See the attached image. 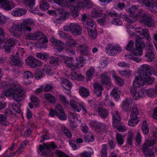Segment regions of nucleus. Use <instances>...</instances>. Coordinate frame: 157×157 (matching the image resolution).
I'll return each instance as SVG.
<instances>
[{
  "label": "nucleus",
  "instance_id": "1",
  "mask_svg": "<svg viewBox=\"0 0 157 157\" xmlns=\"http://www.w3.org/2000/svg\"><path fill=\"white\" fill-rule=\"evenodd\" d=\"M138 75L133 81V86L130 89V93L134 99L137 100L143 97L145 94L147 93L146 89L144 91H138L140 87L145 88L147 84V65L143 64L138 70Z\"/></svg>",
  "mask_w": 157,
  "mask_h": 157
},
{
  "label": "nucleus",
  "instance_id": "2",
  "mask_svg": "<svg viewBox=\"0 0 157 157\" xmlns=\"http://www.w3.org/2000/svg\"><path fill=\"white\" fill-rule=\"evenodd\" d=\"M35 24V22L33 19H26L20 23L13 22L12 26L9 30L13 36L19 38L23 34L31 32L32 30L31 27Z\"/></svg>",
  "mask_w": 157,
  "mask_h": 157
},
{
  "label": "nucleus",
  "instance_id": "3",
  "mask_svg": "<svg viewBox=\"0 0 157 157\" xmlns=\"http://www.w3.org/2000/svg\"><path fill=\"white\" fill-rule=\"evenodd\" d=\"M2 86L8 85L9 88L5 92V95L6 96L13 97L14 100L17 102L21 101L25 97L23 90L18 85L11 82L8 83L6 82H3L1 83Z\"/></svg>",
  "mask_w": 157,
  "mask_h": 157
},
{
  "label": "nucleus",
  "instance_id": "4",
  "mask_svg": "<svg viewBox=\"0 0 157 157\" xmlns=\"http://www.w3.org/2000/svg\"><path fill=\"white\" fill-rule=\"evenodd\" d=\"M75 0H66V3L69 7L71 13V14L75 17L78 16V11L81 8H91L93 6V4L90 0H79L75 3Z\"/></svg>",
  "mask_w": 157,
  "mask_h": 157
},
{
  "label": "nucleus",
  "instance_id": "5",
  "mask_svg": "<svg viewBox=\"0 0 157 157\" xmlns=\"http://www.w3.org/2000/svg\"><path fill=\"white\" fill-rule=\"evenodd\" d=\"M136 32L141 36L136 38L135 42L136 48L132 53L137 56L142 54V49L145 48V44L142 39L147 40V30L144 29L140 31L136 30Z\"/></svg>",
  "mask_w": 157,
  "mask_h": 157
},
{
  "label": "nucleus",
  "instance_id": "6",
  "mask_svg": "<svg viewBox=\"0 0 157 157\" xmlns=\"http://www.w3.org/2000/svg\"><path fill=\"white\" fill-rule=\"evenodd\" d=\"M123 18L125 21L130 23H133L136 19H138L143 25L144 26L147 25V16L143 11L135 16H134L133 13L130 14L129 15L124 14Z\"/></svg>",
  "mask_w": 157,
  "mask_h": 157
},
{
  "label": "nucleus",
  "instance_id": "7",
  "mask_svg": "<svg viewBox=\"0 0 157 157\" xmlns=\"http://www.w3.org/2000/svg\"><path fill=\"white\" fill-rule=\"evenodd\" d=\"M62 60H63L67 65L69 67H71L72 70L75 69L77 67L78 68H80L82 67L85 64V60L83 57H80L77 58L76 64L74 65V60L71 58L67 57L65 56H62Z\"/></svg>",
  "mask_w": 157,
  "mask_h": 157
},
{
  "label": "nucleus",
  "instance_id": "8",
  "mask_svg": "<svg viewBox=\"0 0 157 157\" xmlns=\"http://www.w3.org/2000/svg\"><path fill=\"white\" fill-rule=\"evenodd\" d=\"M115 113H113V126L117 128V130L119 132H124L126 130V128L124 126H122L121 124V118L117 110L114 111Z\"/></svg>",
  "mask_w": 157,
  "mask_h": 157
},
{
  "label": "nucleus",
  "instance_id": "9",
  "mask_svg": "<svg viewBox=\"0 0 157 157\" xmlns=\"http://www.w3.org/2000/svg\"><path fill=\"white\" fill-rule=\"evenodd\" d=\"M57 146L54 142L49 143H44L43 146L39 145L38 147V152L41 155H46L48 154L47 152L50 151V149H55L56 148Z\"/></svg>",
  "mask_w": 157,
  "mask_h": 157
},
{
  "label": "nucleus",
  "instance_id": "10",
  "mask_svg": "<svg viewBox=\"0 0 157 157\" xmlns=\"http://www.w3.org/2000/svg\"><path fill=\"white\" fill-rule=\"evenodd\" d=\"M64 30L70 31L74 35H79L81 34L82 29L79 25L74 23H71L68 26L64 27Z\"/></svg>",
  "mask_w": 157,
  "mask_h": 157
},
{
  "label": "nucleus",
  "instance_id": "11",
  "mask_svg": "<svg viewBox=\"0 0 157 157\" xmlns=\"http://www.w3.org/2000/svg\"><path fill=\"white\" fill-rule=\"evenodd\" d=\"M17 43L16 40L13 38H10L6 39L5 41V44L3 45V49L5 52L10 53L12 50L11 48Z\"/></svg>",
  "mask_w": 157,
  "mask_h": 157
},
{
  "label": "nucleus",
  "instance_id": "12",
  "mask_svg": "<svg viewBox=\"0 0 157 157\" xmlns=\"http://www.w3.org/2000/svg\"><path fill=\"white\" fill-rule=\"evenodd\" d=\"M121 14H118L115 11L107 12L106 16H109L113 17V19L112 23L116 25H122V21L119 18L121 17Z\"/></svg>",
  "mask_w": 157,
  "mask_h": 157
},
{
  "label": "nucleus",
  "instance_id": "13",
  "mask_svg": "<svg viewBox=\"0 0 157 157\" xmlns=\"http://www.w3.org/2000/svg\"><path fill=\"white\" fill-rule=\"evenodd\" d=\"M26 63L32 68H36L42 65L41 62L32 57H28L25 60Z\"/></svg>",
  "mask_w": 157,
  "mask_h": 157
},
{
  "label": "nucleus",
  "instance_id": "14",
  "mask_svg": "<svg viewBox=\"0 0 157 157\" xmlns=\"http://www.w3.org/2000/svg\"><path fill=\"white\" fill-rule=\"evenodd\" d=\"M70 103L73 109L75 111L78 112H80L81 110V108H82L85 112H87L86 106L83 103L79 104L78 103H76L72 100H70Z\"/></svg>",
  "mask_w": 157,
  "mask_h": 157
},
{
  "label": "nucleus",
  "instance_id": "15",
  "mask_svg": "<svg viewBox=\"0 0 157 157\" xmlns=\"http://www.w3.org/2000/svg\"><path fill=\"white\" fill-rule=\"evenodd\" d=\"M82 20L84 25L83 27L85 29L89 28H93L95 26L93 20L89 18H87L86 15L84 14L82 17Z\"/></svg>",
  "mask_w": 157,
  "mask_h": 157
},
{
  "label": "nucleus",
  "instance_id": "16",
  "mask_svg": "<svg viewBox=\"0 0 157 157\" xmlns=\"http://www.w3.org/2000/svg\"><path fill=\"white\" fill-rule=\"evenodd\" d=\"M55 114L59 118L62 120H65L67 119V117L61 105L59 104H57L55 109Z\"/></svg>",
  "mask_w": 157,
  "mask_h": 157
},
{
  "label": "nucleus",
  "instance_id": "17",
  "mask_svg": "<svg viewBox=\"0 0 157 157\" xmlns=\"http://www.w3.org/2000/svg\"><path fill=\"white\" fill-rule=\"evenodd\" d=\"M155 50L152 43L148 42V61L151 62L155 59Z\"/></svg>",
  "mask_w": 157,
  "mask_h": 157
},
{
  "label": "nucleus",
  "instance_id": "18",
  "mask_svg": "<svg viewBox=\"0 0 157 157\" xmlns=\"http://www.w3.org/2000/svg\"><path fill=\"white\" fill-rule=\"evenodd\" d=\"M106 53L112 55L117 54L121 51L120 47H115L112 44L108 45L106 48Z\"/></svg>",
  "mask_w": 157,
  "mask_h": 157
},
{
  "label": "nucleus",
  "instance_id": "19",
  "mask_svg": "<svg viewBox=\"0 0 157 157\" xmlns=\"http://www.w3.org/2000/svg\"><path fill=\"white\" fill-rule=\"evenodd\" d=\"M77 48L82 55L86 56L88 55L89 54L90 49L89 47L86 44L80 45L77 47Z\"/></svg>",
  "mask_w": 157,
  "mask_h": 157
},
{
  "label": "nucleus",
  "instance_id": "20",
  "mask_svg": "<svg viewBox=\"0 0 157 157\" xmlns=\"http://www.w3.org/2000/svg\"><path fill=\"white\" fill-rule=\"evenodd\" d=\"M68 78L72 80H82L83 79L82 75L81 74L77 73L75 71H73L70 75H67Z\"/></svg>",
  "mask_w": 157,
  "mask_h": 157
},
{
  "label": "nucleus",
  "instance_id": "21",
  "mask_svg": "<svg viewBox=\"0 0 157 157\" xmlns=\"http://www.w3.org/2000/svg\"><path fill=\"white\" fill-rule=\"evenodd\" d=\"M157 4L154 0H148V10L153 13L157 11Z\"/></svg>",
  "mask_w": 157,
  "mask_h": 157
},
{
  "label": "nucleus",
  "instance_id": "22",
  "mask_svg": "<svg viewBox=\"0 0 157 157\" xmlns=\"http://www.w3.org/2000/svg\"><path fill=\"white\" fill-rule=\"evenodd\" d=\"M50 41L52 44L55 46L60 47V48H57V50L60 52L63 50V48L62 47L64 45V43L60 40L53 38L50 40Z\"/></svg>",
  "mask_w": 157,
  "mask_h": 157
},
{
  "label": "nucleus",
  "instance_id": "23",
  "mask_svg": "<svg viewBox=\"0 0 157 157\" xmlns=\"http://www.w3.org/2000/svg\"><path fill=\"white\" fill-rule=\"evenodd\" d=\"M121 92L117 87H114L111 92V95L112 97L116 100L117 101L120 98V95Z\"/></svg>",
  "mask_w": 157,
  "mask_h": 157
},
{
  "label": "nucleus",
  "instance_id": "24",
  "mask_svg": "<svg viewBox=\"0 0 157 157\" xmlns=\"http://www.w3.org/2000/svg\"><path fill=\"white\" fill-rule=\"evenodd\" d=\"M139 113L137 106H133L132 108L131 114L130 116V118L134 120H138V121L140 120V117L138 116Z\"/></svg>",
  "mask_w": 157,
  "mask_h": 157
},
{
  "label": "nucleus",
  "instance_id": "25",
  "mask_svg": "<svg viewBox=\"0 0 157 157\" xmlns=\"http://www.w3.org/2000/svg\"><path fill=\"white\" fill-rule=\"evenodd\" d=\"M27 11V10L25 9L16 8L13 10L12 14L15 17L21 16L25 14Z\"/></svg>",
  "mask_w": 157,
  "mask_h": 157
},
{
  "label": "nucleus",
  "instance_id": "26",
  "mask_svg": "<svg viewBox=\"0 0 157 157\" xmlns=\"http://www.w3.org/2000/svg\"><path fill=\"white\" fill-rule=\"evenodd\" d=\"M0 4L4 10L7 11L10 10L13 8L11 6L10 0H0Z\"/></svg>",
  "mask_w": 157,
  "mask_h": 157
},
{
  "label": "nucleus",
  "instance_id": "27",
  "mask_svg": "<svg viewBox=\"0 0 157 157\" xmlns=\"http://www.w3.org/2000/svg\"><path fill=\"white\" fill-rule=\"evenodd\" d=\"M35 40H40L43 39V42L44 43H47L48 42V40L45 36L44 34L41 32L39 31H36L35 33Z\"/></svg>",
  "mask_w": 157,
  "mask_h": 157
},
{
  "label": "nucleus",
  "instance_id": "28",
  "mask_svg": "<svg viewBox=\"0 0 157 157\" xmlns=\"http://www.w3.org/2000/svg\"><path fill=\"white\" fill-rule=\"evenodd\" d=\"M11 64L12 65L21 66L23 64L21 60L19 57L14 56L11 58Z\"/></svg>",
  "mask_w": 157,
  "mask_h": 157
},
{
  "label": "nucleus",
  "instance_id": "29",
  "mask_svg": "<svg viewBox=\"0 0 157 157\" xmlns=\"http://www.w3.org/2000/svg\"><path fill=\"white\" fill-rule=\"evenodd\" d=\"M155 140L152 138H150L148 140V157H155L154 152L153 151H149L148 147L153 146L155 144Z\"/></svg>",
  "mask_w": 157,
  "mask_h": 157
},
{
  "label": "nucleus",
  "instance_id": "30",
  "mask_svg": "<svg viewBox=\"0 0 157 157\" xmlns=\"http://www.w3.org/2000/svg\"><path fill=\"white\" fill-rule=\"evenodd\" d=\"M67 40L66 42V44L70 47H74L76 46L78 43L71 36H70L67 38Z\"/></svg>",
  "mask_w": 157,
  "mask_h": 157
},
{
  "label": "nucleus",
  "instance_id": "31",
  "mask_svg": "<svg viewBox=\"0 0 157 157\" xmlns=\"http://www.w3.org/2000/svg\"><path fill=\"white\" fill-rule=\"evenodd\" d=\"M98 112L100 117L103 119L105 118L108 116V113L107 110L104 108L99 107Z\"/></svg>",
  "mask_w": 157,
  "mask_h": 157
},
{
  "label": "nucleus",
  "instance_id": "32",
  "mask_svg": "<svg viewBox=\"0 0 157 157\" xmlns=\"http://www.w3.org/2000/svg\"><path fill=\"white\" fill-rule=\"evenodd\" d=\"M101 81L103 84L110 86L111 83L109 80V78L106 75L102 74L101 75Z\"/></svg>",
  "mask_w": 157,
  "mask_h": 157
},
{
  "label": "nucleus",
  "instance_id": "33",
  "mask_svg": "<svg viewBox=\"0 0 157 157\" xmlns=\"http://www.w3.org/2000/svg\"><path fill=\"white\" fill-rule=\"evenodd\" d=\"M62 86L63 87L67 90H70L72 88V84L66 79L62 80Z\"/></svg>",
  "mask_w": 157,
  "mask_h": 157
},
{
  "label": "nucleus",
  "instance_id": "34",
  "mask_svg": "<svg viewBox=\"0 0 157 157\" xmlns=\"http://www.w3.org/2000/svg\"><path fill=\"white\" fill-rule=\"evenodd\" d=\"M95 72V69L94 67H91L86 72L87 80H90L92 77L94 75Z\"/></svg>",
  "mask_w": 157,
  "mask_h": 157
},
{
  "label": "nucleus",
  "instance_id": "35",
  "mask_svg": "<svg viewBox=\"0 0 157 157\" xmlns=\"http://www.w3.org/2000/svg\"><path fill=\"white\" fill-rule=\"evenodd\" d=\"M91 14L92 17L96 18L101 17L103 15L102 10L98 9H94L91 11Z\"/></svg>",
  "mask_w": 157,
  "mask_h": 157
},
{
  "label": "nucleus",
  "instance_id": "36",
  "mask_svg": "<svg viewBox=\"0 0 157 157\" xmlns=\"http://www.w3.org/2000/svg\"><path fill=\"white\" fill-rule=\"evenodd\" d=\"M85 29L87 30L88 35L91 38H95L96 36L97 32L95 30V26L93 28H89Z\"/></svg>",
  "mask_w": 157,
  "mask_h": 157
},
{
  "label": "nucleus",
  "instance_id": "37",
  "mask_svg": "<svg viewBox=\"0 0 157 157\" xmlns=\"http://www.w3.org/2000/svg\"><path fill=\"white\" fill-rule=\"evenodd\" d=\"M133 137V135L132 132H130L128 133L127 138V145H128V147L132 146Z\"/></svg>",
  "mask_w": 157,
  "mask_h": 157
},
{
  "label": "nucleus",
  "instance_id": "38",
  "mask_svg": "<svg viewBox=\"0 0 157 157\" xmlns=\"http://www.w3.org/2000/svg\"><path fill=\"white\" fill-rule=\"evenodd\" d=\"M79 93L83 97H87L89 96L90 92L88 90L83 87L79 88Z\"/></svg>",
  "mask_w": 157,
  "mask_h": 157
},
{
  "label": "nucleus",
  "instance_id": "39",
  "mask_svg": "<svg viewBox=\"0 0 157 157\" xmlns=\"http://www.w3.org/2000/svg\"><path fill=\"white\" fill-rule=\"evenodd\" d=\"M45 98L47 101L52 104H54L56 102L55 97L51 94H47L44 95Z\"/></svg>",
  "mask_w": 157,
  "mask_h": 157
},
{
  "label": "nucleus",
  "instance_id": "40",
  "mask_svg": "<svg viewBox=\"0 0 157 157\" xmlns=\"http://www.w3.org/2000/svg\"><path fill=\"white\" fill-rule=\"evenodd\" d=\"M113 78L116 81L117 85L120 86H122L124 84V80L117 76L115 73H113Z\"/></svg>",
  "mask_w": 157,
  "mask_h": 157
},
{
  "label": "nucleus",
  "instance_id": "41",
  "mask_svg": "<svg viewBox=\"0 0 157 157\" xmlns=\"http://www.w3.org/2000/svg\"><path fill=\"white\" fill-rule=\"evenodd\" d=\"M49 62L50 64L58 66L59 65L60 61L57 57H52L49 58Z\"/></svg>",
  "mask_w": 157,
  "mask_h": 157
},
{
  "label": "nucleus",
  "instance_id": "42",
  "mask_svg": "<svg viewBox=\"0 0 157 157\" xmlns=\"http://www.w3.org/2000/svg\"><path fill=\"white\" fill-rule=\"evenodd\" d=\"M40 7L43 10H47L49 8V5L46 1L43 0L40 2Z\"/></svg>",
  "mask_w": 157,
  "mask_h": 157
},
{
  "label": "nucleus",
  "instance_id": "43",
  "mask_svg": "<svg viewBox=\"0 0 157 157\" xmlns=\"http://www.w3.org/2000/svg\"><path fill=\"white\" fill-rule=\"evenodd\" d=\"M155 25V21L153 17L148 16V27H153Z\"/></svg>",
  "mask_w": 157,
  "mask_h": 157
},
{
  "label": "nucleus",
  "instance_id": "44",
  "mask_svg": "<svg viewBox=\"0 0 157 157\" xmlns=\"http://www.w3.org/2000/svg\"><path fill=\"white\" fill-rule=\"evenodd\" d=\"M25 4L30 8H32L35 4V0H23Z\"/></svg>",
  "mask_w": 157,
  "mask_h": 157
},
{
  "label": "nucleus",
  "instance_id": "45",
  "mask_svg": "<svg viewBox=\"0 0 157 157\" xmlns=\"http://www.w3.org/2000/svg\"><path fill=\"white\" fill-rule=\"evenodd\" d=\"M35 78L37 80L42 78L44 75V72L42 70L38 69L35 73Z\"/></svg>",
  "mask_w": 157,
  "mask_h": 157
},
{
  "label": "nucleus",
  "instance_id": "46",
  "mask_svg": "<svg viewBox=\"0 0 157 157\" xmlns=\"http://www.w3.org/2000/svg\"><path fill=\"white\" fill-rule=\"evenodd\" d=\"M116 140L119 145H122L124 143V137L119 133L116 135Z\"/></svg>",
  "mask_w": 157,
  "mask_h": 157
},
{
  "label": "nucleus",
  "instance_id": "47",
  "mask_svg": "<svg viewBox=\"0 0 157 157\" xmlns=\"http://www.w3.org/2000/svg\"><path fill=\"white\" fill-rule=\"evenodd\" d=\"M132 103V100L131 98L127 99L123 101L122 106L124 108L127 109Z\"/></svg>",
  "mask_w": 157,
  "mask_h": 157
},
{
  "label": "nucleus",
  "instance_id": "48",
  "mask_svg": "<svg viewBox=\"0 0 157 157\" xmlns=\"http://www.w3.org/2000/svg\"><path fill=\"white\" fill-rule=\"evenodd\" d=\"M84 140L86 142H92L94 140V137L93 135L90 134L89 135H86L84 137Z\"/></svg>",
  "mask_w": 157,
  "mask_h": 157
},
{
  "label": "nucleus",
  "instance_id": "49",
  "mask_svg": "<svg viewBox=\"0 0 157 157\" xmlns=\"http://www.w3.org/2000/svg\"><path fill=\"white\" fill-rule=\"evenodd\" d=\"M107 147L106 145L103 144L102 145V150L101 151V155L102 157H107Z\"/></svg>",
  "mask_w": 157,
  "mask_h": 157
},
{
  "label": "nucleus",
  "instance_id": "50",
  "mask_svg": "<svg viewBox=\"0 0 157 157\" xmlns=\"http://www.w3.org/2000/svg\"><path fill=\"white\" fill-rule=\"evenodd\" d=\"M10 107H12L13 109L18 113H20L21 112L20 108L17 106L16 104L14 103H11L9 104Z\"/></svg>",
  "mask_w": 157,
  "mask_h": 157
},
{
  "label": "nucleus",
  "instance_id": "51",
  "mask_svg": "<svg viewBox=\"0 0 157 157\" xmlns=\"http://www.w3.org/2000/svg\"><path fill=\"white\" fill-rule=\"evenodd\" d=\"M10 107H12L13 109L18 113H20L21 112L20 108L17 106L16 104L14 103H11L9 104Z\"/></svg>",
  "mask_w": 157,
  "mask_h": 157
},
{
  "label": "nucleus",
  "instance_id": "52",
  "mask_svg": "<svg viewBox=\"0 0 157 157\" xmlns=\"http://www.w3.org/2000/svg\"><path fill=\"white\" fill-rule=\"evenodd\" d=\"M10 107H12L13 109L18 113H20L21 112L20 108L17 106L16 104L14 103H11L9 104Z\"/></svg>",
  "mask_w": 157,
  "mask_h": 157
},
{
  "label": "nucleus",
  "instance_id": "53",
  "mask_svg": "<svg viewBox=\"0 0 157 157\" xmlns=\"http://www.w3.org/2000/svg\"><path fill=\"white\" fill-rule=\"evenodd\" d=\"M10 107H12L13 109L18 113H20L21 112L20 108L17 106L16 104L14 103H11L9 104Z\"/></svg>",
  "mask_w": 157,
  "mask_h": 157
},
{
  "label": "nucleus",
  "instance_id": "54",
  "mask_svg": "<svg viewBox=\"0 0 157 157\" xmlns=\"http://www.w3.org/2000/svg\"><path fill=\"white\" fill-rule=\"evenodd\" d=\"M134 42L133 41H130L126 46V50L128 51H132L134 49Z\"/></svg>",
  "mask_w": 157,
  "mask_h": 157
},
{
  "label": "nucleus",
  "instance_id": "55",
  "mask_svg": "<svg viewBox=\"0 0 157 157\" xmlns=\"http://www.w3.org/2000/svg\"><path fill=\"white\" fill-rule=\"evenodd\" d=\"M141 129L144 134H147V123L146 120L143 121Z\"/></svg>",
  "mask_w": 157,
  "mask_h": 157
},
{
  "label": "nucleus",
  "instance_id": "56",
  "mask_svg": "<svg viewBox=\"0 0 157 157\" xmlns=\"http://www.w3.org/2000/svg\"><path fill=\"white\" fill-rule=\"evenodd\" d=\"M5 99H6V98L4 96L1 95L0 96V109L4 108L6 107V102L2 100H4Z\"/></svg>",
  "mask_w": 157,
  "mask_h": 157
},
{
  "label": "nucleus",
  "instance_id": "57",
  "mask_svg": "<svg viewBox=\"0 0 157 157\" xmlns=\"http://www.w3.org/2000/svg\"><path fill=\"white\" fill-rule=\"evenodd\" d=\"M62 130L65 135L67 137L69 138L71 137L72 136L71 134L70 131L68 128L65 127H62Z\"/></svg>",
  "mask_w": 157,
  "mask_h": 157
},
{
  "label": "nucleus",
  "instance_id": "58",
  "mask_svg": "<svg viewBox=\"0 0 157 157\" xmlns=\"http://www.w3.org/2000/svg\"><path fill=\"white\" fill-rule=\"evenodd\" d=\"M94 154V152L93 150L91 151L88 152L86 151H84L81 153V157H91V155Z\"/></svg>",
  "mask_w": 157,
  "mask_h": 157
},
{
  "label": "nucleus",
  "instance_id": "59",
  "mask_svg": "<svg viewBox=\"0 0 157 157\" xmlns=\"http://www.w3.org/2000/svg\"><path fill=\"white\" fill-rule=\"evenodd\" d=\"M33 77L32 73L29 71H25L24 73V78L25 79L32 78Z\"/></svg>",
  "mask_w": 157,
  "mask_h": 157
},
{
  "label": "nucleus",
  "instance_id": "60",
  "mask_svg": "<svg viewBox=\"0 0 157 157\" xmlns=\"http://www.w3.org/2000/svg\"><path fill=\"white\" fill-rule=\"evenodd\" d=\"M36 56L38 58L43 60H46L48 57V56L47 55L41 53H37Z\"/></svg>",
  "mask_w": 157,
  "mask_h": 157
},
{
  "label": "nucleus",
  "instance_id": "61",
  "mask_svg": "<svg viewBox=\"0 0 157 157\" xmlns=\"http://www.w3.org/2000/svg\"><path fill=\"white\" fill-rule=\"evenodd\" d=\"M124 56L126 58L131 59L132 60L137 63L140 62L142 60L141 58H138L137 57H133L130 55H125Z\"/></svg>",
  "mask_w": 157,
  "mask_h": 157
},
{
  "label": "nucleus",
  "instance_id": "62",
  "mask_svg": "<svg viewBox=\"0 0 157 157\" xmlns=\"http://www.w3.org/2000/svg\"><path fill=\"white\" fill-rule=\"evenodd\" d=\"M56 155L58 157H69L66 154L60 151H56Z\"/></svg>",
  "mask_w": 157,
  "mask_h": 157
},
{
  "label": "nucleus",
  "instance_id": "63",
  "mask_svg": "<svg viewBox=\"0 0 157 157\" xmlns=\"http://www.w3.org/2000/svg\"><path fill=\"white\" fill-rule=\"evenodd\" d=\"M31 100L32 102L34 103L36 107H37L39 105V100L35 96H32L31 98Z\"/></svg>",
  "mask_w": 157,
  "mask_h": 157
},
{
  "label": "nucleus",
  "instance_id": "64",
  "mask_svg": "<svg viewBox=\"0 0 157 157\" xmlns=\"http://www.w3.org/2000/svg\"><path fill=\"white\" fill-rule=\"evenodd\" d=\"M138 120H134L132 119H131L129 121L128 124L129 126H134L138 124Z\"/></svg>",
  "mask_w": 157,
  "mask_h": 157
}]
</instances>
